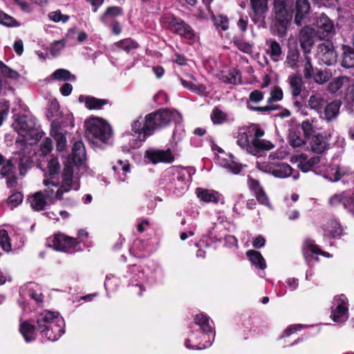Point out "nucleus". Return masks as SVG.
Masks as SVG:
<instances>
[{"mask_svg": "<svg viewBox=\"0 0 354 354\" xmlns=\"http://www.w3.org/2000/svg\"><path fill=\"white\" fill-rule=\"evenodd\" d=\"M263 136V130L252 124L238 133L236 143L248 153L256 156L261 150L269 151L274 147L270 141L262 138Z\"/></svg>", "mask_w": 354, "mask_h": 354, "instance_id": "f257e3e1", "label": "nucleus"}, {"mask_svg": "<svg viewBox=\"0 0 354 354\" xmlns=\"http://www.w3.org/2000/svg\"><path fill=\"white\" fill-rule=\"evenodd\" d=\"M79 101L84 102L86 107L88 109H100L108 102L107 100L104 99L84 95L79 97Z\"/></svg>", "mask_w": 354, "mask_h": 354, "instance_id": "b1692460", "label": "nucleus"}, {"mask_svg": "<svg viewBox=\"0 0 354 354\" xmlns=\"http://www.w3.org/2000/svg\"><path fill=\"white\" fill-rule=\"evenodd\" d=\"M73 153L77 161L80 162L84 159L86 156V151L82 142H76L73 147Z\"/></svg>", "mask_w": 354, "mask_h": 354, "instance_id": "4c0bfd02", "label": "nucleus"}, {"mask_svg": "<svg viewBox=\"0 0 354 354\" xmlns=\"http://www.w3.org/2000/svg\"><path fill=\"white\" fill-rule=\"evenodd\" d=\"M304 74L306 79L312 78L315 74L314 68L311 64L309 57H305V64L304 66Z\"/></svg>", "mask_w": 354, "mask_h": 354, "instance_id": "8fccbe9b", "label": "nucleus"}, {"mask_svg": "<svg viewBox=\"0 0 354 354\" xmlns=\"http://www.w3.org/2000/svg\"><path fill=\"white\" fill-rule=\"evenodd\" d=\"M331 317L337 323L346 322L348 318V299L344 295L335 296L331 306Z\"/></svg>", "mask_w": 354, "mask_h": 354, "instance_id": "9d476101", "label": "nucleus"}, {"mask_svg": "<svg viewBox=\"0 0 354 354\" xmlns=\"http://www.w3.org/2000/svg\"><path fill=\"white\" fill-rule=\"evenodd\" d=\"M294 0H274L273 13L274 26L280 33H283L293 16Z\"/></svg>", "mask_w": 354, "mask_h": 354, "instance_id": "39448f33", "label": "nucleus"}, {"mask_svg": "<svg viewBox=\"0 0 354 354\" xmlns=\"http://www.w3.org/2000/svg\"><path fill=\"white\" fill-rule=\"evenodd\" d=\"M313 77L315 82L319 84L326 83L329 79L328 74L320 70H317L316 73H315Z\"/></svg>", "mask_w": 354, "mask_h": 354, "instance_id": "6e6d98bb", "label": "nucleus"}, {"mask_svg": "<svg viewBox=\"0 0 354 354\" xmlns=\"http://www.w3.org/2000/svg\"><path fill=\"white\" fill-rule=\"evenodd\" d=\"M14 166L12 160H9L1 168L0 174L3 177H7L13 174Z\"/></svg>", "mask_w": 354, "mask_h": 354, "instance_id": "bf43d9fd", "label": "nucleus"}, {"mask_svg": "<svg viewBox=\"0 0 354 354\" xmlns=\"http://www.w3.org/2000/svg\"><path fill=\"white\" fill-rule=\"evenodd\" d=\"M223 167L225 168L229 172H231L234 174H238L241 171V167L238 163L234 162L233 160H230L226 162L222 163Z\"/></svg>", "mask_w": 354, "mask_h": 354, "instance_id": "09e8293b", "label": "nucleus"}, {"mask_svg": "<svg viewBox=\"0 0 354 354\" xmlns=\"http://www.w3.org/2000/svg\"><path fill=\"white\" fill-rule=\"evenodd\" d=\"M194 323L200 327L201 331L199 332V334L201 335L199 338L201 339V340H198L197 335H192L185 342L186 347L196 350L208 348L212 345V341L209 339V336H214L212 333L211 326L209 325V318L203 314H198L196 315L194 318Z\"/></svg>", "mask_w": 354, "mask_h": 354, "instance_id": "20e7f679", "label": "nucleus"}, {"mask_svg": "<svg viewBox=\"0 0 354 354\" xmlns=\"http://www.w3.org/2000/svg\"><path fill=\"white\" fill-rule=\"evenodd\" d=\"M23 199L24 196L21 192H15L8 198V204L12 209L21 204Z\"/></svg>", "mask_w": 354, "mask_h": 354, "instance_id": "49530a36", "label": "nucleus"}, {"mask_svg": "<svg viewBox=\"0 0 354 354\" xmlns=\"http://www.w3.org/2000/svg\"><path fill=\"white\" fill-rule=\"evenodd\" d=\"M12 126L26 142L30 140H39L41 138L35 129L33 123L24 115H17Z\"/></svg>", "mask_w": 354, "mask_h": 354, "instance_id": "0eeeda50", "label": "nucleus"}, {"mask_svg": "<svg viewBox=\"0 0 354 354\" xmlns=\"http://www.w3.org/2000/svg\"><path fill=\"white\" fill-rule=\"evenodd\" d=\"M62 190L64 193L71 190H77L80 188V180L77 175L74 174L73 167L71 165H66L62 175L60 185Z\"/></svg>", "mask_w": 354, "mask_h": 354, "instance_id": "9b49d317", "label": "nucleus"}, {"mask_svg": "<svg viewBox=\"0 0 354 354\" xmlns=\"http://www.w3.org/2000/svg\"><path fill=\"white\" fill-rule=\"evenodd\" d=\"M326 102V100L322 95L316 93L310 96L308 106L311 109L315 110L318 113H322V110Z\"/></svg>", "mask_w": 354, "mask_h": 354, "instance_id": "c85d7f7f", "label": "nucleus"}, {"mask_svg": "<svg viewBox=\"0 0 354 354\" xmlns=\"http://www.w3.org/2000/svg\"><path fill=\"white\" fill-rule=\"evenodd\" d=\"M269 172L277 178H287L292 174V167L284 162H279L273 167H269Z\"/></svg>", "mask_w": 354, "mask_h": 354, "instance_id": "412c9836", "label": "nucleus"}, {"mask_svg": "<svg viewBox=\"0 0 354 354\" xmlns=\"http://www.w3.org/2000/svg\"><path fill=\"white\" fill-rule=\"evenodd\" d=\"M313 25L316 28L317 33L320 38L332 36L335 34V26L332 20L326 15L321 14L314 19Z\"/></svg>", "mask_w": 354, "mask_h": 354, "instance_id": "f8f14e48", "label": "nucleus"}, {"mask_svg": "<svg viewBox=\"0 0 354 354\" xmlns=\"http://www.w3.org/2000/svg\"><path fill=\"white\" fill-rule=\"evenodd\" d=\"M53 242L54 248L62 252H66L78 244V241L75 239L62 234H55Z\"/></svg>", "mask_w": 354, "mask_h": 354, "instance_id": "dca6fc26", "label": "nucleus"}, {"mask_svg": "<svg viewBox=\"0 0 354 354\" xmlns=\"http://www.w3.org/2000/svg\"><path fill=\"white\" fill-rule=\"evenodd\" d=\"M196 194L198 197L205 202H212L217 203L219 197V194L212 190L202 189L198 188L196 189Z\"/></svg>", "mask_w": 354, "mask_h": 354, "instance_id": "2f4dec72", "label": "nucleus"}, {"mask_svg": "<svg viewBox=\"0 0 354 354\" xmlns=\"http://www.w3.org/2000/svg\"><path fill=\"white\" fill-rule=\"evenodd\" d=\"M246 254L251 263L257 268L261 270H264L266 268L265 259L259 252L251 250H248Z\"/></svg>", "mask_w": 354, "mask_h": 354, "instance_id": "7c9ffc66", "label": "nucleus"}, {"mask_svg": "<svg viewBox=\"0 0 354 354\" xmlns=\"http://www.w3.org/2000/svg\"><path fill=\"white\" fill-rule=\"evenodd\" d=\"M342 66L349 68L354 66V48L347 46L342 45Z\"/></svg>", "mask_w": 354, "mask_h": 354, "instance_id": "393cba45", "label": "nucleus"}, {"mask_svg": "<svg viewBox=\"0 0 354 354\" xmlns=\"http://www.w3.org/2000/svg\"><path fill=\"white\" fill-rule=\"evenodd\" d=\"M48 172L45 174L46 178L55 179L60 171V165L56 158H51L48 162Z\"/></svg>", "mask_w": 354, "mask_h": 354, "instance_id": "72a5a7b5", "label": "nucleus"}, {"mask_svg": "<svg viewBox=\"0 0 354 354\" xmlns=\"http://www.w3.org/2000/svg\"><path fill=\"white\" fill-rule=\"evenodd\" d=\"M349 83V79L347 77H339L329 83L328 89L331 93H335L344 86H348Z\"/></svg>", "mask_w": 354, "mask_h": 354, "instance_id": "f704fd0d", "label": "nucleus"}, {"mask_svg": "<svg viewBox=\"0 0 354 354\" xmlns=\"http://www.w3.org/2000/svg\"><path fill=\"white\" fill-rule=\"evenodd\" d=\"M214 21L217 28H221L223 30L228 29V19L226 17L218 15L214 17Z\"/></svg>", "mask_w": 354, "mask_h": 354, "instance_id": "603ef678", "label": "nucleus"}, {"mask_svg": "<svg viewBox=\"0 0 354 354\" xmlns=\"http://www.w3.org/2000/svg\"><path fill=\"white\" fill-rule=\"evenodd\" d=\"M299 57V53L297 50H291L288 51L286 63L291 68H295L297 66V62Z\"/></svg>", "mask_w": 354, "mask_h": 354, "instance_id": "a19ab883", "label": "nucleus"}, {"mask_svg": "<svg viewBox=\"0 0 354 354\" xmlns=\"http://www.w3.org/2000/svg\"><path fill=\"white\" fill-rule=\"evenodd\" d=\"M309 10L310 5L308 0H296V14L294 21L297 26L301 25Z\"/></svg>", "mask_w": 354, "mask_h": 354, "instance_id": "aec40b11", "label": "nucleus"}, {"mask_svg": "<svg viewBox=\"0 0 354 354\" xmlns=\"http://www.w3.org/2000/svg\"><path fill=\"white\" fill-rule=\"evenodd\" d=\"M47 198L41 191L35 193L28 198L31 207L36 211H41L45 207Z\"/></svg>", "mask_w": 354, "mask_h": 354, "instance_id": "5701e85b", "label": "nucleus"}, {"mask_svg": "<svg viewBox=\"0 0 354 354\" xmlns=\"http://www.w3.org/2000/svg\"><path fill=\"white\" fill-rule=\"evenodd\" d=\"M85 129L86 138L95 146L107 143L113 134L109 124L100 118H91L86 120Z\"/></svg>", "mask_w": 354, "mask_h": 354, "instance_id": "7ed1b4c3", "label": "nucleus"}, {"mask_svg": "<svg viewBox=\"0 0 354 354\" xmlns=\"http://www.w3.org/2000/svg\"><path fill=\"white\" fill-rule=\"evenodd\" d=\"M48 17L53 21H62L64 23L66 22L69 19L68 16L62 15L61 12L59 10L51 12L50 13H49Z\"/></svg>", "mask_w": 354, "mask_h": 354, "instance_id": "864d4df0", "label": "nucleus"}, {"mask_svg": "<svg viewBox=\"0 0 354 354\" xmlns=\"http://www.w3.org/2000/svg\"><path fill=\"white\" fill-rule=\"evenodd\" d=\"M288 82L291 88L292 96H299L301 94L302 88L304 86L302 77L296 75H290L288 77Z\"/></svg>", "mask_w": 354, "mask_h": 354, "instance_id": "c756f323", "label": "nucleus"}, {"mask_svg": "<svg viewBox=\"0 0 354 354\" xmlns=\"http://www.w3.org/2000/svg\"><path fill=\"white\" fill-rule=\"evenodd\" d=\"M122 14V9L119 6H111L109 7L104 13L101 16V20L104 19L107 17H117Z\"/></svg>", "mask_w": 354, "mask_h": 354, "instance_id": "de8ad7c7", "label": "nucleus"}, {"mask_svg": "<svg viewBox=\"0 0 354 354\" xmlns=\"http://www.w3.org/2000/svg\"><path fill=\"white\" fill-rule=\"evenodd\" d=\"M257 200L262 205L270 207L269 199L263 189L255 193Z\"/></svg>", "mask_w": 354, "mask_h": 354, "instance_id": "052dcab7", "label": "nucleus"}, {"mask_svg": "<svg viewBox=\"0 0 354 354\" xmlns=\"http://www.w3.org/2000/svg\"><path fill=\"white\" fill-rule=\"evenodd\" d=\"M250 4L253 12L257 15L264 13L268 8L267 0H250Z\"/></svg>", "mask_w": 354, "mask_h": 354, "instance_id": "e433bc0d", "label": "nucleus"}, {"mask_svg": "<svg viewBox=\"0 0 354 354\" xmlns=\"http://www.w3.org/2000/svg\"><path fill=\"white\" fill-rule=\"evenodd\" d=\"M211 120L215 124H220L227 120V114L216 107L211 113Z\"/></svg>", "mask_w": 354, "mask_h": 354, "instance_id": "58836bf2", "label": "nucleus"}, {"mask_svg": "<svg viewBox=\"0 0 354 354\" xmlns=\"http://www.w3.org/2000/svg\"><path fill=\"white\" fill-rule=\"evenodd\" d=\"M352 173V170L346 166H333L326 169L325 172L326 178L332 182H337L342 177L348 176Z\"/></svg>", "mask_w": 354, "mask_h": 354, "instance_id": "f3484780", "label": "nucleus"}, {"mask_svg": "<svg viewBox=\"0 0 354 354\" xmlns=\"http://www.w3.org/2000/svg\"><path fill=\"white\" fill-rule=\"evenodd\" d=\"M43 184L46 187L44 192L46 194V198L50 203H54L56 201L62 199L64 192L62 190L57 180L50 178H44Z\"/></svg>", "mask_w": 354, "mask_h": 354, "instance_id": "4468645a", "label": "nucleus"}, {"mask_svg": "<svg viewBox=\"0 0 354 354\" xmlns=\"http://www.w3.org/2000/svg\"><path fill=\"white\" fill-rule=\"evenodd\" d=\"M301 128L303 129V131H304V133L305 136H306V137L310 136L312 134L313 131V125L308 120L304 121L302 122Z\"/></svg>", "mask_w": 354, "mask_h": 354, "instance_id": "0e129e2a", "label": "nucleus"}, {"mask_svg": "<svg viewBox=\"0 0 354 354\" xmlns=\"http://www.w3.org/2000/svg\"><path fill=\"white\" fill-rule=\"evenodd\" d=\"M73 90V86L69 83H65L61 88L60 92L64 96H68Z\"/></svg>", "mask_w": 354, "mask_h": 354, "instance_id": "774afa93", "label": "nucleus"}, {"mask_svg": "<svg viewBox=\"0 0 354 354\" xmlns=\"http://www.w3.org/2000/svg\"><path fill=\"white\" fill-rule=\"evenodd\" d=\"M0 246L6 252H10L12 250L10 238L5 230H0Z\"/></svg>", "mask_w": 354, "mask_h": 354, "instance_id": "37998d69", "label": "nucleus"}, {"mask_svg": "<svg viewBox=\"0 0 354 354\" xmlns=\"http://www.w3.org/2000/svg\"><path fill=\"white\" fill-rule=\"evenodd\" d=\"M148 118L147 115L142 118L141 116L137 120H134L131 127L132 130L142 136V139L145 140L152 131V128L148 127Z\"/></svg>", "mask_w": 354, "mask_h": 354, "instance_id": "6ab92c4d", "label": "nucleus"}, {"mask_svg": "<svg viewBox=\"0 0 354 354\" xmlns=\"http://www.w3.org/2000/svg\"><path fill=\"white\" fill-rule=\"evenodd\" d=\"M64 320L57 312L44 311L37 319V329L50 341L57 340L64 333Z\"/></svg>", "mask_w": 354, "mask_h": 354, "instance_id": "f03ea898", "label": "nucleus"}, {"mask_svg": "<svg viewBox=\"0 0 354 354\" xmlns=\"http://www.w3.org/2000/svg\"><path fill=\"white\" fill-rule=\"evenodd\" d=\"M148 118V127L152 128V131L169 124L171 121L180 122L181 115L176 110L168 109H160L147 115Z\"/></svg>", "mask_w": 354, "mask_h": 354, "instance_id": "423d86ee", "label": "nucleus"}, {"mask_svg": "<svg viewBox=\"0 0 354 354\" xmlns=\"http://www.w3.org/2000/svg\"><path fill=\"white\" fill-rule=\"evenodd\" d=\"M66 40L61 39L53 41L50 45V53L53 57L58 56L66 46Z\"/></svg>", "mask_w": 354, "mask_h": 354, "instance_id": "c03bdc74", "label": "nucleus"}, {"mask_svg": "<svg viewBox=\"0 0 354 354\" xmlns=\"http://www.w3.org/2000/svg\"><path fill=\"white\" fill-rule=\"evenodd\" d=\"M0 72L3 76L10 79L16 80L19 76L16 71L10 68L1 61H0Z\"/></svg>", "mask_w": 354, "mask_h": 354, "instance_id": "79ce46f5", "label": "nucleus"}, {"mask_svg": "<svg viewBox=\"0 0 354 354\" xmlns=\"http://www.w3.org/2000/svg\"><path fill=\"white\" fill-rule=\"evenodd\" d=\"M315 30L310 26L301 29L299 35L300 46L305 53H309L315 42Z\"/></svg>", "mask_w": 354, "mask_h": 354, "instance_id": "2eb2a0df", "label": "nucleus"}, {"mask_svg": "<svg viewBox=\"0 0 354 354\" xmlns=\"http://www.w3.org/2000/svg\"><path fill=\"white\" fill-rule=\"evenodd\" d=\"M283 98V91L279 87H275L274 90L271 92L270 97L269 98L268 102H276L280 101Z\"/></svg>", "mask_w": 354, "mask_h": 354, "instance_id": "680f3d73", "label": "nucleus"}, {"mask_svg": "<svg viewBox=\"0 0 354 354\" xmlns=\"http://www.w3.org/2000/svg\"><path fill=\"white\" fill-rule=\"evenodd\" d=\"M113 170L120 171L122 170L124 174L129 172V165L122 162V160H119L117 165H114L113 167Z\"/></svg>", "mask_w": 354, "mask_h": 354, "instance_id": "338daca9", "label": "nucleus"}, {"mask_svg": "<svg viewBox=\"0 0 354 354\" xmlns=\"http://www.w3.org/2000/svg\"><path fill=\"white\" fill-rule=\"evenodd\" d=\"M53 76L55 80L59 81H75L76 77L71 74V72L66 69L60 68L55 71Z\"/></svg>", "mask_w": 354, "mask_h": 354, "instance_id": "c9c22d12", "label": "nucleus"}, {"mask_svg": "<svg viewBox=\"0 0 354 354\" xmlns=\"http://www.w3.org/2000/svg\"><path fill=\"white\" fill-rule=\"evenodd\" d=\"M0 24L7 26H17V21L11 16L0 10Z\"/></svg>", "mask_w": 354, "mask_h": 354, "instance_id": "3c124183", "label": "nucleus"}, {"mask_svg": "<svg viewBox=\"0 0 354 354\" xmlns=\"http://www.w3.org/2000/svg\"><path fill=\"white\" fill-rule=\"evenodd\" d=\"M342 105L341 102L335 100L324 106L322 113H319L320 117L328 122L336 118L339 114V109Z\"/></svg>", "mask_w": 354, "mask_h": 354, "instance_id": "a211bd4d", "label": "nucleus"}, {"mask_svg": "<svg viewBox=\"0 0 354 354\" xmlns=\"http://www.w3.org/2000/svg\"><path fill=\"white\" fill-rule=\"evenodd\" d=\"M337 57L335 47L330 41H326L317 46L315 57L320 64L332 66L337 62Z\"/></svg>", "mask_w": 354, "mask_h": 354, "instance_id": "1a4fd4ad", "label": "nucleus"}, {"mask_svg": "<svg viewBox=\"0 0 354 354\" xmlns=\"http://www.w3.org/2000/svg\"><path fill=\"white\" fill-rule=\"evenodd\" d=\"M227 82L230 84H237L241 83V73L239 71L234 69L232 71L227 77Z\"/></svg>", "mask_w": 354, "mask_h": 354, "instance_id": "13d9d810", "label": "nucleus"}, {"mask_svg": "<svg viewBox=\"0 0 354 354\" xmlns=\"http://www.w3.org/2000/svg\"><path fill=\"white\" fill-rule=\"evenodd\" d=\"M249 97L251 102L257 103L263 99V95L260 91L255 90L250 93Z\"/></svg>", "mask_w": 354, "mask_h": 354, "instance_id": "69168bd1", "label": "nucleus"}, {"mask_svg": "<svg viewBox=\"0 0 354 354\" xmlns=\"http://www.w3.org/2000/svg\"><path fill=\"white\" fill-rule=\"evenodd\" d=\"M234 43L241 51L245 53H250L252 52V46L250 44L239 39L234 40Z\"/></svg>", "mask_w": 354, "mask_h": 354, "instance_id": "5fc2aeb1", "label": "nucleus"}, {"mask_svg": "<svg viewBox=\"0 0 354 354\" xmlns=\"http://www.w3.org/2000/svg\"><path fill=\"white\" fill-rule=\"evenodd\" d=\"M19 330L26 342H30L36 337L34 326L27 322L21 324Z\"/></svg>", "mask_w": 354, "mask_h": 354, "instance_id": "473e14b6", "label": "nucleus"}, {"mask_svg": "<svg viewBox=\"0 0 354 354\" xmlns=\"http://www.w3.org/2000/svg\"><path fill=\"white\" fill-rule=\"evenodd\" d=\"M162 22L167 28L180 36L187 39H192L194 37V32L192 28L180 19L173 16H164Z\"/></svg>", "mask_w": 354, "mask_h": 354, "instance_id": "6e6552de", "label": "nucleus"}, {"mask_svg": "<svg viewBox=\"0 0 354 354\" xmlns=\"http://www.w3.org/2000/svg\"><path fill=\"white\" fill-rule=\"evenodd\" d=\"M289 143L293 147H299L303 145L304 140L295 133H291L289 136Z\"/></svg>", "mask_w": 354, "mask_h": 354, "instance_id": "4d7b16f0", "label": "nucleus"}, {"mask_svg": "<svg viewBox=\"0 0 354 354\" xmlns=\"http://www.w3.org/2000/svg\"><path fill=\"white\" fill-rule=\"evenodd\" d=\"M145 158L153 164L159 162L171 163L174 160V156L169 149L166 150L159 149L147 150L145 153Z\"/></svg>", "mask_w": 354, "mask_h": 354, "instance_id": "ddd939ff", "label": "nucleus"}, {"mask_svg": "<svg viewBox=\"0 0 354 354\" xmlns=\"http://www.w3.org/2000/svg\"><path fill=\"white\" fill-rule=\"evenodd\" d=\"M50 134L56 141L57 149L60 152L64 151L66 147V138L65 134L55 126L54 122L52 124Z\"/></svg>", "mask_w": 354, "mask_h": 354, "instance_id": "4be33fe9", "label": "nucleus"}, {"mask_svg": "<svg viewBox=\"0 0 354 354\" xmlns=\"http://www.w3.org/2000/svg\"><path fill=\"white\" fill-rule=\"evenodd\" d=\"M310 146L312 151L321 153L326 149L327 142L321 134H317L312 137Z\"/></svg>", "mask_w": 354, "mask_h": 354, "instance_id": "a878e982", "label": "nucleus"}, {"mask_svg": "<svg viewBox=\"0 0 354 354\" xmlns=\"http://www.w3.org/2000/svg\"><path fill=\"white\" fill-rule=\"evenodd\" d=\"M118 48L125 50L126 52H129L131 50L136 48L138 46L137 43H136L131 39L127 38L123 40L120 41L115 44Z\"/></svg>", "mask_w": 354, "mask_h": 354, "instance_id": "a18cd8bd", "label": "nucleus"}, {"mask_svg": "<svg viewBox=\"0 0 354 354\" xmlns=\"http://www.w3.org/2000/svg\"><path fill=\"white\" fill-rule=\"evenodd\" d=\"M348 198L343 194H335L329 199V204L333 207L342 205L344 208H346Z\"/></svg>", "mask_w": 354, "mask_h": 354, "instance_id": "ea45409f", "label": "nucleus"}, {"mask_svg": "<svg viewBox=\"0 0 354 354\" xmlns=\"http://www.w3.org/2000/svg\"><path fill=\"white\" fill-rule=\"evenodd\" d=\"M303 253L305 258H314L313 254H322V255L329 257L330 255L325 252H322L320 249L314 244L312 241L307 240L304 242L303 247Z\"/></svg>", "mask_w": 354, "mask_h": 354, "instance_id": "cd10ccee", "label": "nucleus"}, {"mask_svg": "<svg viewBox=\"0 0 354 354\" xmlns=\"http://www.w3.org/2000/svg\"><path fill=\"white\" fill-rule=\"evenodd\" d=\"M53 142L51 139L46 138L41 146V151L43 154L46 155L50 153L53 149Z\"/></svg>", "mask_w": 354, "mask_h": 354, "instance_id": "e2e57ef3", "label": "nucleus"}, {"mask_svg": "<svg viewBox=\"0 0 354 354\" xmlns=\"http://www.w3.org/2000/svg\"><path fill=\"white\" fill-rule=\"evenodd\" d=\"M266 44L268 46L267 52L271 59L274 62H277L282 54L281 46L277 41L272 39H267Z\"/></svg>", "mask_w": 354, "mask_h": 354, "instance_id": "bb28decb", "label": "nucleus"}]
</instances>
